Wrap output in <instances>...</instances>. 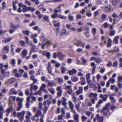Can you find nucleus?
<instances>
[{
  "label": "nucleus",
  "mask_w": 122,
  "mask_h": 122,
  "mask_svg": "<svg viewBox=\"0 0 122 122\" xmlns=\"http://www.w3.org/2000/svg\"><path fill=\"white\" fill-rule=\"evenodd\" d=\"M26 112L23 110L21 112H18L17 114V117L19 118L20 121H22L24 120V116Z\"/></svg>",
  "instance_id": "obj_1"
},
{
  "label": "nucleus",
  "mask_w": 122,
  "mask_h": 122,
  "mask_svg": "<svg viewBox=\"0 0 122 122\" xmlns=\"http://www.w3.org/2000/svg\"><path fill=\"white\" fill-rule=\"evenodd\" d=\"M26 112L27 115L25 116L26 119L24 121V122H30V117L32 116V114L29 111H27Z\"/></svg>",
  "instance_id": "obj_2"
},
{
  "label": "nucleus",
  "mask_w": 122,
  "mask_h": 122,
  "mask_svg": "<svg viewBox=\"0 0 122 122\" xmlns=\"http://www.w3.org/2000/svg\"><path fill=\"white\" fill-rule=\"evenodd\" d=\"M57 56L59 59L61 60H63L64 59L65 56V55L63 54L62 52L58 51L57 52Z\"/></svg>",
  "instance_id": "obj_3"
},
{
  "label": "nucleus",
  "mask_w": 122,
  "mask_h": 122,
  "mask_svg": "<svg viewBox=\"0 0 122 122\" xmlns=\"http://www.w3.org/2000/svg\"><path fill=\"white\" fill-rule=\"evenodd\" d=\"M52 68L51 66V64L50 62H48V65L47 66V69L48 71V73L50 74L51 75H53L54 74L52 72Z\"/></svg>",
  "instance_id": "obj_4"
},
{
  "label": "nucleus",
  "mask_w": 122,
  "mask_h": 122,
  "mask_svg": "<svg viewBox=\"0 0 122 122\" xmlns=\"http://www.w3.org/2000/svg\"><path fill=\"white\" fill-rule=\"evenodd\" d=\"M110 89L112 90H113L115 89V92H117L119 91V88L116 86V85H112L110 86Z\"/></svg>",
  "instance_id": "obj_5"
},
{
  "label": "nucleus",
  "mask_w": 122,
  "mask_h": 122,
  "mask_svg": "<svg viewBox=\"0 0 122 122\" xmlns=\"http://www.w3.org/2000/svg\"><path fill=\"white\" fill-rule=\"evenodd\" d=\"M86 77L87 83L90 84V83L91 81V80L90 79L91 78L90 74L89 73L87 74L86 75Z\"/></svg>",
  "instance_id": "obj_6"
},
{
  "label": "nucleus",
  "mask_w": 122,
  "mask_h": 122,
  "mask_svg": "<svg viewBox=\"0 0 122 122\" xmlns=\"http://www.w3.org/2000/svg\"><path fill=\"white\" fill-rule=\"evenodd\" d=\"M17 91H16L15 89L14 88H12L10 89L9 92V94L10 95L13 94L16 95L17 94Z\"/></svg>",
  "instance_id": "obj_7"
},
{
  "label": "nucleus",
  "mask_w": 122,
  "mask_h": 122,
  "mask_svg": "<svg viewBox=\"0 0 122 122\" xmlns=\"http://www.w3.org/2000/svg\"><path fill=\"white\" fill-rule=\"evenodd\" d=\"M76 42V45L78 46H80L81 47H84L85 45V43L82 42L79 40H77Z\"/></svg>",
  "instance_id": "obj_8"
},
{
  "label": "nucleus",
  "mask_w": 122,
  "mask_h": 122,
  "mask_svg": "<svg viewBox=\"0 0 122 122\" xmlns=\"http://www.w3.org/2000/svg\"><path fill=\"white\" fill-rule=\"evenodd\" d=\"M43 55L46 56L47 58L49 59L50 58L51 54L49 52H46L45 51H43L42 52Z\"/></svg>",
  "instance_id": "obj_9"
},
{
  "label": "nucleus",
  "mask_w": 122,
  "mask_h": 122,
  "mask_svg": "<svg viewBox=\"0 0 122 122\" xmlns=\"http://www.w3.org/2000/svg\"><path fill=\"white\" fill-rule=\"evenodd\" d=\"M64 6V4H62L60 5L58 7L55 9L54 10V12H61V6Z\"/></svg>",
  "instance_id": "obj_10"
},
{
  "label": "nucleus",
  "mask_w": 122,
  "mask_h": 122,
  "mask_svg": "<svg viewBox=\"0 0 122 122\" xmlns=\"http://www.w3.org/2000/svg\"><path fill=\"white\" fill-rule=\"evenodd\" d=\"M30 91L31 92L33 89L34 91H36L38 89V87L36 85L34 86L33 85H30Z\"/></svg>",
  "instance_id": "obj_11"
},
{
  "label": "nucleus",
  "mask_w": 122,
  "mask_h": 122,
  "mask_svg": "<svg viewBox=\"0 0 122 122\" xmlns=\"http://www.w3.org/2000/svg\"><path fill=\"white\" fill-rule=\"evenodd\" d=\"M97 119L98 120L99 122H103V117L100 116L99 114H97L96 116Z\"/></svg>",
  "instance_id": "obj_12"
},
{
  "label": "nucleus",
  "mask_w": 122,
  "mask_h": 122,
  "mask_svg": "<svg viewBox=\"0 0 122 122\" xmlns=\"http://www.w3.org/2000/svg\"><path fill=\"white\" fill-rule=\"evenodd\" d=\"M67 30L65 29H62L61 31L60 32V33L58 31L57 33V34H59V35L60 36H61L62 35H64L66 32Z\"/></svg>",
  "instance_id": "obj_13"
},
{
  "label": "nucleus",
  "mask_w": 122,
  "mask_h": 122,
  "mask_svg": "<svg viewBox=\"0 0 122 122\" xmlns=\"http://www.w3.org/2000/svg\"><path fill=\"white\" fill-rule=\"evenodd\" d=\"M56 84V83L53 81H51L49 82L47 84V86L48 87H53Z\"/></svg>",
  "instance_id": "obj_14"
},
{
  "label": "nucleus",
  "mask_w": 122,
  "mask_h": 122,
  "mask_svg": "<svg viewBox=\"0 0 122 122\" xmlns=\"http://www.w3.org/2000/svg\"><path fill=\"white\" fill-rule=\"evenodd\" d=\"M107 96L106 95H103L102 94H100V98H102L104 101H105L107 100Z\"/></svg>",
  "instance_id": "obj_15"
},
{
  "label": "nucleus",
  "mask_w": 122,
  "mask_h": 122,
  "mask_svg": "<svg viewBox=\"0 0 122 122\" xmlns=\"http://www.w3.org/2000/svg\"><path fill=\"white\" fill-rule=\"evenodd\" d=\"M98 94L97 93H93L91 92L89 94V97H94V98H95L97 97Z\"/></svg>",
  "instance_id": "obj_16"
},
{
  "label": "nucleus",
  "mask_w": 122,
  "mask_h": 122,
  "mask_svg": "<svg viewBox=\"0 0 122 122\" xmlns=\"http://www.w3.org/2000/svg\"><path fill=\"white\" fill-rule=\"evenodd\" d=\"M79 116L78 114H76L73 115V118L76 122H79Z\"/></svg>",
  "instance_id": "obj_17"
},
{
  "label": "nucleus",
  "mask_w": 122,
  "mask_h": 122,
  "mask_svg": "<svg viewBox=\"0 0 122 122\" xmlns=\"http://www.w3.org/2000/svg\"><path fill=\"white\" fill-rule=\"evenodd\" d=\"M15 80V78L14 77L11 78L8 80V84H11L14 82Z\"/></svg>",
  "instance_id": "obj_18"
},
{
  "label": "nucleus",
  "mask_w": 122,
  "mask_h": 122,
  "mask_svg": "<svg viewBox=\"0 0 122 122\" xmlns=\"http://www.w3.org/2000/svg\"><path fill=\"white\" fill-rule=\"evenodd\" d=\"M120 38L119 36H115L113 40V42L115 44H117L118 43V40Z\"/></svg>",
  "instance_id": "obj_19"
},
{
  "label": "nucleus",
  "mask_w": 122,
  "mask_h": 122,
  "mask_svg": "<svg viewBox=\"0 0 122 122\" xmlns=\"http://www.w3.org/2000/svg\"><path fill=\"white\" fill-rule=\"evenodd\" d=\"M82 87L79 86L78 90L76 92V95H78L79 94L82 93Z\"/></svg>",
  "instance_id": "obj_20"
},
{
  "label": "nucleus",
  "mask_w": 122,
  "mask_h": 122,
  "mask_svg": "<svg viewBox=\"0 0 122 122\" xmlns=\"http://www.w3.org/2000/svg\"><path fill=\"white\" fill-rule=\"evenodd\" d=\"M53 23L54 24V25L55 27H57L59 26L60 25V23L58 22L55 20H54L52 21Z\"/></svg>",
  "instance_id": "obj_21"
},
{
  "label": "nucleus",
  "mask_w": 122,
  "mask_h": 122,
  "mask_svg": "<svg viewBox=\"0 0 122 122\" xmlns=\"http://www.w3.org/2000/svg\"><path fill=\"white\" fill-rule=\"evenodd\" d=\"M30 80H33V83L34 84H35L37 81V79L35 78V76L34 75L31 76L30 77Z\"/></svg>",
  "instance_id": "obj_22"
},
{
  "label": "nucleus",
  "mask_w": 122,
  "mask_h": 122,
  "mask_svg": "<svg viewBox=\"0 0 122 122\" xmlns=\"http://www.w3.org/2000/svg\"><path fill=\"white\" fill-rule=\"evenodd\" d=\"M40 39L41 41L44 43H45L47 41V39L43 36L40 37Z\"/></svg>",
  "instance_id": "obj_23"
},
{
  "label": "nucleus",
  "mask_w": 122,
  "mask_h": 122,
  "mask_svg": "<svg viewBox=\"0 0 122 122\" xmlns=\"http://www.w3.org/2000/svg\"><path fill=\"white\" fill-rule=\"evenodd\" d=\"M49 91L52 94H54L55 93V89L53 88H51L48 89Z\"/></svg>",
  "instance_id": "obj_24"
},
{
  "label": "nucleus",
  "mask_w": 122,
  "mask_h": 122,
  "mask_svg": "<svg viewBox=\"0 0 122 122\" xmlns=\"http://www.w3.org/2000/svg\"><path fill=\"white\" fill-rule=\"evenodd\" d=\"M22 8V11L23 12H26L27 11H28V10L29 9L28 7H27L25 5H24Z\"/></svg>",
  "instance_id": "obj_25"
},
{
  "label": "nucleus",
  "mask_w": 122,
  "mask_h": 122,
  "mask_svg": "<svg viewBox=\"0 0 122 122\" xmlns=\"http://www.w3.org/2000/svg\"><path fill=\"white\" fill-rule=\"evenodd\" d=\"M112 42V41L111 39H108L107 45V47H111L112 46L111 43Z\"/></svg>",
  "instance_id": "obj_26"
},
{
  "label": "nucleus",
  "mask_w": 122,
  "mask_h": 122,
  "mask_svg": "<svg viewBox=\"0 0 122 122\" xmlns=\"http://www.w3.org/2000/svg\"><path fill=\"white\" fill-rule=\"evenodd\" d=\"M22 32L24 35L28 36L30 33V32L29 30H22Z\"/></svg>",
  "instance_id": "obj_27"
},
{
  "label": "nucleus",
  "mask_w": 122,
  "mask_h": 122,
  "mask_svg": "<svg viewBox=\"0 0 122 122\" xmlns=\"http://www.w3.org/2000/svg\"><path fill=\"white\" fill-rule=\"evenodd\" d=\"M109 82L112 84L114 83L116 81L115 78H112V77L110 78L108 81Z\"/></svg>",
  "instance_id": "obj_28"
},
{
  "label": "nucleus",
  "mask_w": 122,
  "mask_h": 122,
  "mask_svg": "<svg viewBox=\"0 0 122 122\" xmlns=\"http://www.w3.org/2000/svg\"><path fill=\"white\" fill-rule=\"evenodd\" d=\"M103 102V101L102 99H99L98 102L97 103L96 106V108H98L100 106L101 104Z\"/></svg>",
  "instance_id": "obj_29"
},
{
  "label": "nucleus",
  "mask_w": 122,
  "mask_h": 122,
  "mask_svg": "<svg viewBox=\"0 0 122 122\" xmlns=\"http://www.w3.org/2000/svg\"><path fill=\"white\" fill-rule=\"evenodd\" d=\"M36 14L38 15V18L41 19L42 16V15L41 13L39 11L37 10L36 12Z\"/></svg>",
  "instance_id": "obj_30"
},
{
  "label": "nucleus",
  "mask_w": 122,
  "mask_h": 122,
  "mask_svg": "<svg viewBox=\"0 0 122 122\" xmlns=\"http://www.w3.org/2000/svg\"><path fill=\"white\" fill-rule=\"evenodd\" d=\"M79 78L78 77L75 76H72L71 78V79L72 81L74 82L77 81L78 80Z\"/></svg>",
  "instance_id": "obj_31"
},
{
  "label": "nucleus",
  "mask_w": 122,
  "mask_h": 122,
  "mask_svg": "<svg viewBox=\"0 0 122 122\" xmlns=\"http://www.w3.org/2000/svg\"><path fill=\"white\" fill-rule=\"evenodd\" d=\"M44 20L46 21H49V16L47 15H45L43 17Z\"/></svg>",
  "instance_id": "obj_32"
},
{
  "label": "nucleus",
  "mask_w": 122,
  "mask_h": 122,
  "mask_svg": "<svg viewBox=\"0 0 122 122\" xmlns=\"http://www.w3.org/2000/svg\"><path fill=\"white\" fill-rule=\"evenodd\" d=\"M27 50L26 49H24L22 52V55L24 56L26 55L27 54Z\"/></svg>",
  "instance_id": "obj_33"
},
{
  "label": "nucleus",
  "mask_w": 122,
  "mask_h": 122,
  "mask_svg": "<svg viewBox=\"0 0 122 122\" xmlns=\"http://www.w3.org/2000/svg\"><path fill=\"white\" fill-rule=\"evenodd\" d=\"M42 112L40 110H38L37 112V113L35 114V116L36 117H39V116L41 115V114Z\"/></svg>",
  "instance_id": "obj_34"
},
{
  "label": "nucleus",
  "mask_w": 122,
  "mask_h": 122,
  "mask_svg": "<svg viewBox=\"0 0 122 122\" xmlns=\"http://www.w3.org/2000/svg\"><path fill=\"white\" fill-rule=\"evenodd\" d=\"M55 12V13H54L51 15V18L53 19H56L58 17V15L56 13L57 12Z\"/></svg>",
  "instance_id": "obj_35"
},
{
  "label": "nucleus",
  "mask_w": 122,
  "mask_h": 122,
  "mask_svg": "<svg viewBox=\"0 0 122 122\" xmlns=\"http://www.w3.org/2000/svg\"><path fill=\"white\" fill-rule=\"evenodd\" d=\"M10 63L12 65V66H14L16 64V60L14 59H12Z\"/></svg>",
  "instance_id": "obj_36"
},
{
  "label": "nucleus",
  "mask_w": 122,
  "mask_h": 122,
  "mask_svg": "<svg viewBox=\"0 0 122 122\" xmlns=\"http://www.w3.org/2000/svg\"><path fill=\"white\" fill-rule=\"evenodd\" d=\"M97 31L96 29L95 28H92L91 33L93 35H95Z\"/></svg>",
  "instance_id": "obj_37"
},
{
  "label": "nucleus",
  "mask_w": 122,
  "mask_h": 122,
  "mask_svg": "<svg viewBox=\"0 0 122 122\" xmlns=\"http://www.w3.org/2000/svg\"><path fill=\"white\" fill-rule=\"evenodd\" d=\"M46 87V85L44 83H42L40 88V89L41 91H43L44 89Z\"/></svg>",
  "instance_id": "obj_38"
},
{
  "label": "nucleus",
  "mask_w": 122,
  "mask_h": 122,
  "mask_svg": "<svg viewBox=\"0 0 122 122\" xmlns=\"http://www.w3.org/2000/svg\"><path fill=\"white\" fill-rule=\"evenodd\" d=\"M16 100V97L13 96H11L9 97V101H10L11 100H13L15 101Z\"/></svg>",
  "instance_id": "obj_39"
},
{
  "label": "nucleus",
  "mask_w": 122,
  "mask_h": 122,
  "mask_svg": "<svg viewBox=\"0 0 122 122\" xmlns=\"http://www.w3.org/2000/svg\"><path fill=\"white\" fill-rule=\"evenodd\" d=\"M3 51H8L9 50V48L8 46H4L2 49Z\"/></svg>",
  "instance_id": "obj_40"
},
{
  "label": "nucleus",
  "mask_w": 122,
  "mask_h": 122,
  "mask_svg": "<svg viewBox=\"0 0 122 122\" xmlns=\"http://www.w3.org/2000/svg\"><path fill=\"white\" fill-rule=\"evenodd\" d=\"M61 72L62 73H64L66 70V68L64 66H62L61 68Z\"/></svg>",
  "instance_id": "obj_41"
},
{
  "label": "nucleus",
  "mask_w": 122,
  "mask_h": 122,
  "mask_svg": "<svg viewBox=\"0 0 122 122\" xmlns=\"http://www.w3.org/2000/svg\"><path fill=\"white\" fill-rule=\"evenodd\" d=\"M81 120L82 122H84L86 121L87 119V117L83 115L81 117Z\"/></svg>",
  "instance_id": "obj_42"
},
{
  "label": "nucleus",
  "mask_w": 122,
  "mask_h": 122,
  "mask_svg": "<svg viewBox=\"0 0 122 122\" xmlns=\"http://www.w3.org/2000/svg\"><path fill=\"white\" fill-rule=\"evenodd\" d=\"M110 99L113 103H115L116 102V99L112 96H110Z\"/></svg>",
  "instance_id": "obj_43"
},
{
  "label": "nucleus",
  "mask_w": 122,
  "mask_h": 122,
  "mask_svg": "<svg viewBox=\"0 0 122 122\" xmlns=\"http://www.w3.org/2000/svg\"><path fill=\"white\" fill-rule=\"evenodd\" d=\"M98 100L97 98H92L91 99V102L93 104H94L95 103V101Z\"/></svg>",
  "instance_id": "obj_44"
},
{
  "label": "nucleus",
  "mask_w": 122,
  "mask_h": 122,
  "mask_svg": "<svg viewBox=\"0 0 122 122\" xmlns=\"http://www.w3.org/2000/svg\"><path fill=\"white\" fill-rule=\"evenodd\" d=\"M19 44L22 46H24L25 45V42L23 41H19Z\"/></svg>",
  "instance_id": "obj_45"
},
{
  "label": "nucleus",
  "mask_w": 122,
  "mask_h": 122,
  "mask_svg": "<svg viewBox=\"0 0 122 122\" xmlns=\"http://www.w3.org/2000/svg\"><path fill=\"white\" fill-rule=\"evenodd\" d=\"M55 79L58 81V84H61L63 81V79L61 78H56Z\"/></svg>",
  "instance_id": "obj_46"
},
{
  "label": "nucleus",
  "mask_w": 122,
  "mask_h": 122,
  "mask_svg": "<svg viewBox=\"0 0 122 122\" xmlns=\"http://www.w3.org/2000/svg\"><path fill=\"white\" fill-rule=\"evenodd\" d=\"M12 39V38H7L5 40V43H6L9 42L11 41Z\"/></svg>",
  "instance_id": "obj_47"
},
{
  "label": "nucleus",
  "mask_w": 122,
  "mask_h": 122,
  "mask_svg": "<svg viewBox=\"0 0 122 122\" xmlns=\"http://www.w3.org/2000/svg\"><path fill=\"white\" fill-rule=\"evenodd\" d=\"M101 60V59L100 58L97 57L95 58L94 60V61L97 63H99L100 62Z\"/></svg>",
  "instance_id": "obj_48"
},
{
  "label": "nucleus",
  "mask_w": 122,
  "mask_h": 122,
  "mask_svg": "<svg viewBox=\"0 0 122 122\" xmlns=\"http://www.w3.org/2000/svg\"><path fill=\"white\" fill-rule=\"evenodd\" d=\"M116 30H114L110 32L109 35L110 36H114L116 33Z\"/></svg>",
  "instance_id": "obj_49"
},
{
  "label": "nucleus",
  "mask_w": 122,
  "mask_h": 122,
  "mask_svg": "<svg viewBox=\"0 0 122 122\" xmlns=\"http://www.w3.org/2000/svg\"><path fill=\"white\" fill-rule=\"evenodd\" d=\"M0 112H1L3 113H5V111L4 110V109L3 108V106L2 105H1L0 106Z\"/></svg>",
  "instance_id": "obj_50"
},
{
  "label": "nucleus",
  "mask_w": 122,
  "mask_h": 122,
  "mask_svg": "<svg viewBox=\"0 0 122 122\" xmlns=\"http://www.w3.org/2000/svg\"><path fill=\"white\" fill-rule=\"evenodd\" d=\"M58 16L59 18L61 19L66 20V17L65 16L61 14H59L58 15Z\"/></svg>",
  "instance_id": "obj_51"
},
{
  "label": "nucleus",
  "mask_w": 122,
  "mask_h": 122,
  "mask_svg": "<svg viewBox=\"0 0 122 122\" xmlns=\"http://www.w3.org/2000/svg\"><path fill=\"white\" fill-rule=\"evenodd\" d=\"M68 104L70 106V108H74V105L72 102L70 101H68Z\"/></svg>",
  "instance_id": "obj_52"
},
{
  "label": "nucleus",
  "mask_w": 122,
  "mask_h": 122,
  "mask_svg": "<svg viewBox=\"0 0 122 122\" xmlns=\"http://www.w3.org/2000/svg\"><path fill=\"white\" fill-rule=\"evenodd\" d=\"M15 76L17 77H21L22 76V74L20 73H16L15 74Z\"/></svg>",
  "instance_id": "obj_53"
},
{
  "label": "nucleus",
  "mask_w": 122,
  "mask_h": 122,
  "mask_svg": "<svg viewBox=\"0 0 122 122\" xmlns=\"http://www.w3.org/2000/svg\"><path fill=\"white\" fill-rule=\"evenodd\" d=\"M48 107L46 106H45L44 108V110L43 111V112L44 114H46L47 110H48Z\"/></svg>",
  "instance_id": "obj_54"
},
{
  "label": "nucleus",
  "mask_w": 122,
  "mask_h": 122,
  "mask_svg": "<svg viewBox=\"0 0 122 122\" xmlns=\"http://www.w3.org/2000/svg\"><path fill=\"white\" fill-rule=\"evenodd\" d=\"M118 81L117 82H121L122 81V76H119L117 77Z\"/></svg>",
  "instance_id": "obj_55"
},
{
  "label": "nucleus",
  "mask_w": 122,
  "mask_h": 122,
  "mask_svg": "<svg viewBox=\"0 0 122 122\" xmlns=\"http://www.w3.org/2000/svg\"><path fill=\"white\" fill-rule=\"evenodd\" d=\"M56 90L58 92H62L63 90L62 89L61 86H57L56 88Z\"/></svg>",
  "instance_id": "obj_56"
},
{
  "label": "nucleus",
  "mask_w": 122,
  "mask_h": 122,
  "mask_svg": "<svg viewBox=\"0 0 122 122\" xmlns=\"http://www.w3.org/2000/svg\"><path fill=\"white\" fill-rule=\"evenodd\" d=\"M17 92H19V95L21 96H22L23 95V93L21 91V89H20L17 90Z\"/></svg>",
  "instance_id": "obj_57"
},
{
  "label": "nucleus",
  "mask_w": 122,
  "mask_h": 122,
  "mask_svg": "<svg viewBox=\"0 0 122 122\" xmlns=\"http://www.w3.org/2000/svg\"><path fill=\"white\" fill-rule=\"evenodd\" d=\"M119 1V0H113L112 1V3L114 5H115L116 4L118 3Z\"/></svg>",
  "instance_id": "obj_58"
},
{
  "label": "nucleus",
  "mask_w": 122,
  "mask_h": 122,
  "mask_svg": "<svg viewBox=\"0 0 122 122\" xmlns=\"http://www.w3.org/2000/svg\"><path fill=\"white\" fill-rule=\"evenodd\" d=\"M108 108H109L108 107H107L105 106L104 107H103V109L102 110V111H101V112H104V111H105V110H106L108 111Z\"/></svg>",
  "instance_id": "obj_59"
},
{
  "label": "nucleus",
  "mask_w": 122,
  "mask_h": 122,
  "mask_svg": "<svg viewBox=\"0 0 122 122\" xmlns=\"http://www.w3.org/2000/svg\"><path fill=\"white\" fill-rule=\"evenodd\" d=\"M85 35L87 37L90 36L89 31H87L84 33Z\"/></svg>",
  "instance_id": "obj_60"
},
{
  "label": "nucleus",
  "mask_w": 122,
  "mask_h": 122,
  "mask_svg": "<svg viewBox=\"0 0 122 122\" xmlns=\"http://www.w3.org/2000/svg\"><path fill=\"white\" fill-rule=\"evenodd\" d=\"M105 10L106 12H108L109 11H111L112 10L111 8L107 6L105 8Z\"/></svg>",
  "instance_id": "obj_61"
},
{
  "label": "nucleus",
  "mask_w": 122,
  "mask_h": 122,
  "mask_svg": "<svg viewBox=\"0 0 122 122\" xmlns=\"http://www.w3.org/2000/svg\"><path fill=\"white\" fill-rule=\"evenodd\" d=\"M57 53L56 52H54L53 54V57L54 58L56 59L57 58Z\"/></svg>",
  "instance_id": "obj_62"
},
{
  "label": "nucleus",
  "mask_w": 122,
  "mask_h": 122,
  "mask_svg": "<svg viewBox=\"0 0 122 122\" xmlns=\"http://www.w3.org/2000/svg\"><path fill=\"white\" fill-rule=\"evenodd\" d=\"M81 60L82 61L83 63L84 64L86 63L87 62V60L86 59H84L83 57H81Z\"/></svg>",
  "instance_id": "obj_63"
},
{
  "label": "nucleus",
  "mask_w": 122,
  "mask_h": 122,
  "mask_svg": "<svg viewBox=\"0 0 122 122\" xmlns=\"http://www.w3.org/2000/svg\"><path fill=\"white\" fill-rule=\"evenodd\" d=\"M118 83L117 86L119 87V88L121 89L122 88V83L121 82H117Z\"/></svg>",
  "instance_id": "obj_64"
}]
</instances>
